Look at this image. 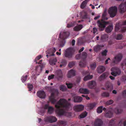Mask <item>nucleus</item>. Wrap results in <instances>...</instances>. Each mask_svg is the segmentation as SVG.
Returning a JSON list of instances; mask_svg holds the SVG:
<instances>
[{
	"instance_id": "obj_1",
	"label": "nucleus",
	"mask_w": 126,
	"mask_h": 126,
	"mask_svg": "<svg viewBox=\"0 0 126 126\" xmlns=\"http://www.w3.org/2000/svg\"><path fill=\"white\" fill-rule=\"evenodd\" d=\"M56 112L59 115H67L66 111L71 109V105L64 99H60L55 105Z\"/></svg>"
},
{
	"instance_id": "obj_2",
	"label": "nucleus",
	"mask_w": 126,
	"mask_h": 126,
	"mask_svg": "<svg viewBox=\"0 0 126 126\" xmlns=\"http://www.w3.org/2000/svg\"><path fill=\"white\" fill-rule=\"evenodd\" d=\"M69 35V33L65 31H61L59 35L58 40L60 41L62 40L64 41L65 39L67 38Z\"/></svg>"
},
{
	"instance_id": "obj_3",
	"label": "nucleus",
	"mask_w": 126,
	"mask_h": 126,
	"mask_svg": "<svg viewBox=\"0 0 126 126\" xmlns=\"http://www.w3.org/2000/svg\"><path fill=\"white\" fill-rule=\"evenodd\" d=\"M117 11V9L115 6L111 7L108 10V13L111 17H114L116 15Z\"/></svg>"
},
{
	"instance_id": "obj_4",
	"label": "nucleus",
	"mask_w": 126,
	"mask_h": 126,
	"mask_svg": "<svg viewBox=\"0 0 126 126\" xmlns=\"http://www.w3.org/2000/svg\"><path fill=\"white\" fill-rule=\"evenodd\" d=\"M108 23V22H105L103 20L101 21H97V25L99 27V30L101 31L103 30Z\"/></svg>"
},
{
	"instance_id": "obj_5",
	"label": "nucleus",
	"mask_w": 126,
	"mask_h": 126,
	"mask_svg": "<svg viewBox=\"0 0 126 126\" xmlns=\"http://www.w3.org/2000/svg\"><path fill=\"white\" fill-rule=\"evenodd\" d=\"M75 51L74 49L72 47L69 48L65 50V56L67 57H71Z\"/></svg>"
},
{
	"instance_id": "obj_6",
	"label": "nucleus",
	"mask_w": 126,
	"mask_h": 126,
	"mask_svg": "<svg viewBox=\"0 0 126 126\" xmlns=\"http://www.w3.org/2000/svg\"><path fill=\"white\" fill-rule=\"evenodd\" d=\"M112 72L111 74L114 76L119 75L121 73V71L119 69L116 67H114L111 69Z\"/></svg>"
},
{
	"instance_id": "obj_7",
	"label": "nucleus",
	"mask_w": 126,
	"mask_h": 126,
	"mask_svg": "<svg viewBox=\"0 0 126 126\" xmlns=\"http://www.w3.org/2000/svg\"><path fill=\"white\" fill-rule=\"evenodd\" d=\"M52 91L53 92H51L50 96L49 97V101L51 103L53 104H55L56 102V100L55 99V96L54 94V92L56 91L55 89L52 90Z\"/></svg>"
},
{
	"instance_id": "obj_8",
	"label": "nucleus",
	"mask_w": 126,
	"mask_h": 126,
	"mask_svg": "<svg viewBox=\"0 0 126 126\" xmlns=\"http://www.w3.org/2000/svg\"><path fill=\"white\" fill-rule=\"evenodd\" d=\"M45 120L46 122L52 123L56 121H57V119L55 117L51 116L45 117Z\"/></svg>"
},
{
	"instance_id": "obj_9",
	"label": "nucleus",
	"mask_w": 126,
	"mask_h": 126,
	"mask_svg": "<svg viewBox=\"0 0 126 126\" xmlns=\"http://www.w3.org/2000/svg\"><path fill=\"white\" fill-rule=\"evenodd\" d=\"M37 94L38 96L42 99L45 98L46 97L45 92L43 90L39 91L37 92Z\"/></svg>"
},
{
	"instance_id": "obj_10",
	"label": "nucleus",
	"mask_w": 126,
	"mask_h": 126,
	"mask_svg": "<svg viewBox=\"0 0 126 126\" xmlns=\"http://www.w3.org/2000/svg\"><path fill=\"white\" fill-rule=\"evenodd\" d=\"M119 9L121 13L124 12L126 11V2L122 3L120 5L119 7Z\"/></svg>"
},
{
	"instance_id": "obj_11",
	"label": "nucleus",
	"mask_w": 126,
	"mask_h": 126,
	"mask_svg": "<svg viewBox=\"0 0 126 126\" xmlns=\"http://www.w3.org/2000/svg\"><path fill=\"white\" fill-rule=\"evenodd\" d=\"M84 107L83 105H77L74 106V109L76 111H80L83 110Z\"/></svg>"
},
{
	"instance_id": "obj_12",
	"label": "nucleus",
	"mask_w": 126,
	"mask_h": 126,
	"mask_svg": "<svg viewBox=\"0 0 126 126\" xmlns=\"http://www.w3.org/2000/svg\"><path fill=\"white\" fill-rule=\"evenodd\" d=\"M47 108H48V111L49 113L51 114L53 112L54 110V109L52 107H49L48 105V104L46 105L45 106L44 110H45ZM45 111V110L43 111V112H44Z\"/></svg>"
},
{
	"instance_id": "obj_13",
	"label": "nucleus",
	"mask_w": 126,
	"mask_h": 126,
	"mask_svg": "<svg viewBox=\"0 0 126 126\" xmlns=\"http://www.w3.org/2000/svg\"><path fill=\"white\" fill-rule=\"evenodd\" d=\"M56 51L55 48L54 47L51 48L49 50V52L46 55L47 57L54 56L55 55L54 53Z\"/></svg>"
},
{
	"instance_id": "obj_14",
	"label": "nucleus",
	"mask_w": 126,
	"mask_h": 126,
	"mask_svg": "<svg viewBox=\"0 0 126 126\" xmlns=\"http://www.w3.org/2000/svg\"><path fill=\"white\" fill-rule=\"evenodd\" d=\"M73 97L74 98V101L75 102H80L82 100V98L81 97L77 96L75 94H74L73 95Z\"/></svg>"
},
{
	"instance_id": "obj_15",
	"label": "nucleus",
	"mask_w": 126,
	"mask_h": 126,
	"mask_svg": "<svg viewBox=\"0 0 126 126\" xmlns=\"http://www.w3.org/2000/svg\"><path fill=\"white\" fill-rule=\"evenodd\" d=\"M122 58V55L121 54H119L115 57L113 62L115 63H117L121 60Z\"/></svg>"
},
{
	"instance_id": "obj_16",
	"label": "nucleus",
	"mask_w": 126,
	"mask_h": 126,
	"mask_svg": "<svg viewBox=\"0 0 126 126\" xmlns=\"http://www.w3.org/2000/svg\"><path fill=\"white\" fill-rule=\"evenodd\" d=\"M102 124V122L101 120L99 119H97L94 123L95 126H100Z\"/></svg>"
},
{
	"instance_id": "obj_17",
	"label": "nucleus",
	"mask_w": 126,
	"mask_h": 126,
	"mask_svg": "<svg viewBox=\"0 0 126 126\" xmlns=\"http://www.w3.org/2000/svg\"><path fill=\"white\" fill-rule=\"evenodd\" d=\"M75 71L73 70H71L69 71L67 74V77L70 78L74 76L75 75Z\"/></svg>"
},
{
	"instance_id": "obj_18",
	"label": "nucleus",
	"mask_w": 126,
	"mask_h": 126,
	"mask_svg": "<svg viewBox=\"0 0 126 126\" xmlns=\"http://www.w3.org/2000/svg\"><path fill=\"white\" fill-rule=\"evenodd\" d=\"M96 84L95 81H90L88 82V86L90 88H93L96 85Z\"/></svg>"
},
{
	"instance_id": "obj_19",
	"label": "nucleus",
	"mask_w": 126,
	"mask_h": 126,
	"mask_svg": "<svg viewBox=\"0 0 126 126\" xmlns=\"http://www.w3.org/2000/svg\"><path fill=\"white\" fill-rule=\"evenodd\" d=\"M109 74L108 73H105L101 75L99 78L100 80H102L106 78L108 75Z\"/></svg>"
},
{
	"instance_id": "obj_20",
	"label": "nucleus",
	"mask_w": 126,
	"mask_h": 126,
	"mask_svg": "<svg viewBox=\"0 0 126 126\" xmlns=\"http://www.w3.org/2000/svg\"><path fill=\"white\" fill-rule=\"evenodd\" d=\"M105 68L103 66H99L97 70L98 73H101L105 71Z\"/></svg>"
},
{
	"instance_id": "obj_21",
	"label": "nucleus",
	"mask_w": 126,
	"mask_h": 126,
	"mask_svg": "<svg viewBox=\"0 0 126 126\" xmlns=\"http://www.w3.org/2000/svg\"><path fill=\"white\" fill-rule=\"evenodd\" d=\"M83 26L81 25H77L74 28V30L76 31H78L80 30L82 28Z\"/></svg>"
},
{
	"instance_id": "obj_22",
	"label": "nucleus",
	"mask_w": 126,
	"mask_h": 126,
	"mask_svg": "<svg viewBox=\"0 0 126 126\" xmlns=\"http://www.w3.org/2000/svg\"><path fill=\"white\" fill-rule=\"evenodd\" d=\"M89 1V0H85L83 1L80 5V7L81 8H84L86 6L87 3Z\"/></svg>"
},
{
	"instance_id": "obj_23",
	"label": "nucleus",
	"mask_w": 126,
	"mask_h": 126,
	"mask_svg": "<svg viewBox=\"0 0 126 126\" xmlns=\"http://www.w3.org/2000/svg\"><path fill=\"white\" fill-rule=\"evenodd\" d=\"M113 29V26L112 25L109 26L107 27L106 30V31L107 33H109L111 32Z\"/></svg>"
},
{
	"instance_id": "obj_24",
	"label": "nucleus",
	"mask_w": 126,
	"mask_h": 126,
	"mask_svg": "<svg viewBox=\"0 0 126 126\" xmlns=\"http://www.w3.org/2000/svg\"><path fill=\"white\" fill-rule=\"evenodd\" d=\"M92 77V75H88L85 77L84 78L83 80L84 81H87L91 79Z\"/></svg>"
},
{
	"instance_id": "obj_25",
	"label": "nucleus",
	"mask_w": 126,
	"mask_h": 126,
	"mask_svg": "<svg viewBox=\"0 0 126 126\" xmlns=\"http://www.w3.org/2000/svg\"><path fill=\"white\" fill-rule=\"evenodd\" d=\"M107 10L106 9H105L104 11V13L102 15V18L104 20H107L108 18H105V17L107 15Z\"/></svg>"
},
{
	"instance_id": "obj_26",
	"label": "nucleus",
	"mask_w": 126,
	"mask_h": 126,
	"mask_svg": "<svg viewBox=\"0 0 126 126\" xmlns=\"http://www.w3.org/2000/svg\"><path fill=\"white\" fill-rule=\"evenodd\" d=\"M112 113L110 111L106 113L105 114V116L107 117L111 118L112 117Z\"/></svg>"
},
{
	"instance_id": "obj_27",
	"label": "nucleus",
	"mask_w": 126,
	"mask_h": 126,
	"mask_svg": "<svg viewBox=\"0 0 126 126\" xmlns=\"http://www.w3.org/2000/svg\"><path fill=\"white\" fill-rule=\"evenodd\" d=\"M60 90L62 91H64L67 89L66 87L64 85H61L60 86Z\"/></svg>"
},
{
	"instance_id": "obj_28",
	"label": "nucleus",
	"mask_w": 126,
	"mask_h": 126,
	"mask_svg": "<svg viewBox=\"0 0 126 126\" xmlns=\"http://www.w3.org/2000/svg\"><path fill=\"white\" fill-rule=\"evenodd\" d=\"M87 114V113L86 112H84L79 115V117L80 118H84L86 116Z\"/></svg>"
},
{
	"instance_id": "obj_29",
	"label": "nucleus",
	"mask_w": 126,
	"mask_h": 126,
	"mask_svg": "<svg viewBox=\"0 0 126 126\" xmlns=\"http://www.w3.org/2000/svg\"><path fill=\"white\" fill-rule=\"evenodd\" d=\"M57 60L56 59H55L53 60H51L49 62V63L51 65H55L57 62Z\"/></svg>"
},
{
	"instance_id": "obj_30",
	"label": "nucleus",
	"mask_w": 126,
	"mask_h": 126,
	"mask_svg": "<svg viewBox=\"0 0 126 126\" xmlns=\"http://www.w3.org/2000/svg\"><path fill=\"white\" fill-rule=\"evenodd\" d=\"M36 70L37 72L38 73H40L42 71V68L40 65L38 66H36Z\"/></svg>"
},
{
	"instance_id": "obj_31",
	"label": "nucleus",
	"mask_w": 126,
	"mask_h": 126,
	"mask_svg": "<svg viewBox=\"0 0 126 126\" xmlns=\"http://www.w3.org/2000/svg\"><path fill=\"white\" fill-rule=\"evenodd\" d=\"M101 47L100 45H97L94 47V50L95 51H97L101 48Z\"/></svg>"
},
{
	"instance_id": "obj_32",
	"label": "nucleus",
	"mask_w": 126,
	"mask_h": 126,
	"mask_svg": "<svg viewBox=\"0 0 126 126\" xmlns=\"http://www.w3.org/2000/svg\"><path fill=\"white\" fill-rule=\"evenodd\" d=\"M102 111V107L100 106L98 108L97 110V112L98 113H101Z\"/></svg>"
},
{
	"instance_id": "obj_33",
	"label": "nucleus",
	"mask_w": 126,
	"mask_h": 126,
	"mask_svg": "<svg viewBox=\"0 0 126 126\" xmlns=\"http://www.w3.org/2000/svg\"><path fill=\"white\" fill-rule=\"evenodd\" d=\"M108 36L107 34H105L101 37V38L102 40H107L108 38Z\"/></svg>"
},
{
	"instance_id": "obj_34",
	"label": "nucleus",
	"mask_w": 126,
	"mask_h": 126,
	"mask_svg": "<svg viewBox=\"0 0 126 126\" xmlns=\"http://www.w3.org/2000/svg\"><path fill=\"white\" fill-rule=\"evenodd\" d=\"M114 111L116 114H118L121 113L122 111L120 109H119L117 108L115 109Z\"/></svg>"
},
{
	"instance_id": "obj_35",
	"label": "nucleus",
	"mask_w": 126,
	"mask_h": 126,
	"mask_svg": "<svg viewBox=\"0 0 126 126\" xmlns=\"http://www.w3.org/2000/svg\"><path fill=\"white\" fill-rule=\"evenodd\" d=\"M66 85H67L68 88H70L72 87H74V86H75V85L71 83H69L68 84L66 83Z\"/></svg>"
},
{
	"instance_id": "obj_36",
	"label": "nucleus",
	"mask_w": 126,
	"mask_h": 126,
	"mask_svg": "<svg viewBox=\"0 0 126 126\" xmlns=\"http://www.w3.org/2000/svg\"><path fill=\"white\" fill-rule=\"evenodd\" d=\"M95 105V104L94 103L90 104L88 105V107L90 108L91 109H93Z\"/></svg>"
},
{
	"instance_id": "obj_37",
	"label": "nucleus",
	"mask_w": 126,
	"mask_h": 126,
	"mask_svg": "<svg viewBox=\"0 0 126 126\" xmlns=\"http://www.w3.org/2000/svg\"><path fill=\"white\" fill-rule=\"evenodd\" d=\"M42 57L41 56V55H39L38 56H37L35 59L34 60V62H36V63H37V61L39 59H40Z\"/></svg>"
},
{
	"instance_id": "obj_38",
	"label": "nucleus",
	"mask_w": 126,
	"mask_h": 126,
	"mask_svg": "<svg viewBox=\"0 0 126 126\" xmlns=\"http://www.w3.org/2000/svg\"><path fill=\"white\" fill-rule=\"evenodd\" d=\"M96 63H94L91 64L90 67L91 69H93L95 68L96 67Z\"/></svg>"
},
{
	"instance_id": "obj_39",
	"label": "nucleus",
	"mask_w": 126,
	"mask_h": 126,
	"mask_svg": "<svg viewBox=\"0 0 126 126\" xmlns=\"http://www.w3.org/2000/svg\"><path fill=\"white\" fill-rule=\"evenodd\" d=\"M27 76L26 75L25 76H23L21 78V80L22 82H24L26 80Z\"/></svg>"
},
{
	"instance_id": "obj_40",
	"label": "nucleus",
	"mask_w": 126,
	"mask_h": 126,
	"mask_svg": "<svg viewBox=\"0 0 126 126\" xmlns=\"http://www.w3.org/2000/svg\"><path fill=\"white\" fill-rule=\"evenodd\" d=\"M28 88L29 89V91H31L32 89L33 86L32 84H28Z\"/></svg>"
},
{
	"instance_id": "obj_41",
	"label": "nucleus",
	"mask_w": 126,
	"mask_h": 126,
	"mask_svg": "<svg viewBox=\"0 0 126 126\" xmlns=\"http://www.w3.org/2000/svg\"><path fill=\"white\" fill-rule=\"evenodd\" d=\"M59 124L64 126L66 125V122L65 121H61L60 122Z\"/></svg>"
},
{
	"instance_id": "obj_42",
	"label": "nucleus",
	"mask_w": 126,
	"mask_h": 126,
	"mask_svg": "<svg viewBox=\"0 0 126 126\" xmlns=\"http://www.w3.org/2000/svg\"><path fill=\"white\" fill-rule=\"evenodd\" d=\"M61 63L62 64H60V66L62 67V66L66 64V61L65 60H62V61L61 62Z\"/></svg>"
},
{
	"instance_id": "obj_43",
	"label": "nucleus",
	"mask_w": 126,
	"mask_h": 126,
	"mask_svg": "<svg viewBox=\"0 0 126 126\" xmlns=\"http://www.w3.org/2000/svg\"><path fill=\"white\" fill-rule=\"evenodd\" d=\"M106 89H109V90H111L113 89V86L112 85H111L110 86H108L107 85H106Z\"/></svg>"
},
{
	"instance_id": "obj_44",
	"label": "nucleus",
	"mask_w": 126,
	"mask_h": 126,
	"mask_svg": "<svg viewBox=\"0 0 126 126\" xmlns=\"http://www.w3.org/2000/svg\"><path fill=\"white\" fill-rule=\"evenodd\" d=\"M84 94H87L89 93V91L87 89H84Z\"/></svg>"
},
{
	"instance_id": "obj_45",
	"label": "nucleus",
	"mask_w": 126,
	"mask_h": 126,
	"mask_svg": "<svg viewBox=\"0 0 126 126\" xmlns=\"http://www.w3.org/2000/svg\"><path fill=\"white\" fill-rule=\"evenodd\" d=\"M102 95L104 96H108L109 95V94L107 93L104 92L102 93Z\"/></svg>"
},
{
	"instance_id": "obj_46",
	"label": "nucleus",
	"mask_w": 126,
	"mask_h": 126,
	"mask_svg": "<svg viewBox=\"0 0 126 126\" xmlns=\"http://www.w3.org/2000/svg\"><path fill=\"white\" fill-rule=\"evenodd\" d=\"M107 50H105L102 52V55L103 56H106V55L107 53Z\"/></svg>"
},
{
	"instance_id": "obj_47",
	"label": "nucleus",
	"mask_w": 126,
	"mask_h": 126,
	"mask_svg": "<svg viewBox=\"0 0 126 126\" xmlns=\"http://www.w3.org/2000/svg\"><path fill=\"white\" fill-rule=\"evenodd\" d=\"M54 75H51L49 76L48 77V79L49 80H50L53 78L54 77Z\"/></svg>"
},
{
	"instance_id": "obj_48",
	"label": "nucleus",
	"mask_w": 126,
	"mask_h": 126,
	"mask_svg": "<svg viewBox=\"0 0 126 126\" xmlns=\"http://www.w3.org/2000/svg\"><path fill=\"white\" fill-rule=\"evenodd\" d=\"M122 38V36L121 35H117L116 37V39L118 40L121 39Z\"/></svg>"
},
{
	"instance_id": "obj_49",
	"label": "nucleus",
	"mask_w": 126,
	"mask_h": 126,
	"mask_svg": "<svg viewBox=\"0 0 126 126\" xmlns=\"http://www.w3.org/2000/svg\"><path fill=\"white\" fill-rule=\"evenodd\" d=\"M113 102V101L112 100H110L107 102V104L108 105H110L112 104Z\"/></svg>"
},
{
	"instance_id": "obj_50",
	"label": "nucleus",
	"mask_w": 126,
	"mask_h": 126,
	"mask_svg": "<svg viewBox=\"0 0 126 126\" xmlns=\"http://www.w3.org/2000/svg\"><path fill=\"white\" fill-rule=\"evenodd\" d=\"M79 65L81 67H84L85 66V65L83 63L80 62L79 63Z\"/></svg>"
},
{
	"instance_id": "obj_51",
	"label": "nucleus",
	"mask_w": 126,
	"mask_h": 126,
	"mask_svg": "<svg viewBox=\"0 0 126 126\" xmlns=\"http://www.w3.org/2000/svg\"><path fill=\"white\" fill-rule=\"evenodd\" d=\"M74 64V63L73 62L70 63L68 64V66L70 67H72Z\"/></svg>"
},
{
	"instance_id": "obj_52",
	"label": "nucleus",
	"mask_w": 126,
	"mask_h": 126,
	"mask_svg": "<svg viewBox=\"0 0 126 126\" xmlns=\"http://www.w3.org/2000/svg\"><path fill=\"white\" fill-rule=\"evenodd\" d=\"M84 89L80 88L79 90V92L81 93L84 94Z\"/></svg>"
},
{
	"instance_id": "obj_53",
	"label": "nucleus",
	"mask_w": 126,
	"mask_h": 126,
	"mask_svg": "<svg viewBox=\"0 0 126 126\" xmlns=\"http://www.w3.org/2000/svg\"><path fill=\"white\" fill-rule=\"evenodd\" d=\"M93 33H95L97 31V29L95 27L93 29Z\"/></svg>"
},
{
	"instance_id": "obj_54",
	"label": "nucleus",
	"mask_w": 126,
	"mask_h": 126,
	"mask_svg": "<svg viewBox=\"0 0 126 126\" xmlns=\"http://www.w3.org/2000/svg\"><path fill=\"white\" fill-rule=\"evenodd\" d=\"M75 41L74 40H73L72 41V46H74L75 45Z\"/></svg>"
},
{
	"instance_id": "obj_55",
	"label": "nucleus",
	"mask_w": 126,
	"mask_h": 126,
	"mask_svg": "<svg viewBox=\"0 0 126 126\" xmlns=\"http://www.w3.org/2000/svg\"><path fill=\"white\" fill-rule=\"evenodd\" d=\"M126 31V27H124L122 30V32H125Z\"/></svg>"
},
{
	"instance_id": "obj_56",
	"label": "nucleus",
	"mask_w": 126,
	"mask_h": 126,
	"mask_svg": "<svg viewBox=\"0 0 126 126\" xmlns=\"http://www.w3.org/2000/svg\"><path fill=\"white\" fill-rule=\"evenodd\" d=\"M109 77L111 80H114L115 79L114 77L111 76H110Z\"/></svg>"
},
{
	"instance_id": "obj_57",
	"label": "nucleus",
	"mask_w": 126,
	"mask_h": 126,
	"mask_svg": "<svg viewBox=\"0 0 126 126\" xmlns=\"http://www.w3.org/2000/svg\"><path fill=\"white\" fill-rule=\"evenodd\" d=\"M73 26L74 25H69V24H68L67 25V27L68 28H70Z\"/></svg>"
},
{
	"instance_id": "obj_58",
	"label": "nucleus",
	"mask_w": 126,
	"mask_h": 126,
	"mask_svg": "<svg viewBox=\"0 0 126 126\" xmlns=\"http://www.w3.org/2000/svg\"><path fill=\"white\" fill-rule=\"evenodd\" d=\"M100 16L98 15V16H97L95 17L94 18V19L95 20H96V19H97L98 18L100 17Z\"/></svg>"
},
{
	"instance_id": "obj_59",
	"label": "nucleus",
	"mask_w": 126,
	"mask_h": 126,
	"mask_svg": "<svg viewBox=\"0 0 126 126\" xmlns=\"http://www.w3.org/2000/svg\"><path fill=\"white\" fill-rule=\"evenodd\" d=\"M115 30L116 31H117L118 30V26L116 25L115 27Z\"/></svg>"
},
{
	"instance_id": "obj_60",
	"label": "nucleus",
	"mask_w": 126,
	"mask_h": 126,
	"mask_svg": "<svg viewBox=\"0 0 126 126\" xmlns=\"http://www.w3.org/2000/svg\"><path fill=\"white\" fill-rule=\"evenodd\" d=\"M84 49V48L83 47H82L81 48V49L80 50H79V52H81L82 51H83V50Z\"/></svg>"
},
{
	"instance_id": "obj_61",
	"label": "nucleus",
	"mask_w": 126,
	"mask_h": 126,
	"mask_svg": "<svg viewBox=\"0 0 126 126\" xmlns=\"http://www.w3.org/2000/svg\"><path fill=\"white\" fill-rule=\"evenodd\" d=\"M110 58H109L106 61V62H106V64H108V60H110Z\"/></svg>"
},
{
	"instance_id": "obj_62",
	"label": "nucleus",
	"mask_w": 126,
	"mask_h": 126,
	"mask_svg": "<svg viewBox=\"0 0 126 126\" xmlns=\"http://www.w3.org/2000/svg\"><path fill=\"white\" fill-rule=\"evenodd\" d=\"M87 55V54L86 53V52H83V56H86Z\"/></svg>"
},
{
	"instance_id": "obj_63",
	"label": "nucleus",
	"mask_w": 126,
	"mask_h": 126,
	"mask_svg": "<svg viewBox=\"0 0 126 126\" xmlns=\"http://www.w3.org/2000/svg\"><path fill=\"white\" fill-rule=\"evenodd\" d=\"M112 93L114 94H116V93L117 92L115 90H114L113 91Z\"/></svg>"
},
{
	"instance_id": "obj_64",
	"label": "nucleus",
	"mask_w": 126,
	"mask_h": 126,
	"mask_svg": "<svg viewBox=\"0 0 126 126\" xmlns=\"http://www.w3.org/2000/svg\"><path fill=\"white\" fill-rule=\"evenodd\" d=\"M56 53L58 55H60L61 54V52H57Z\"/></svg>"
}]
</instances>
